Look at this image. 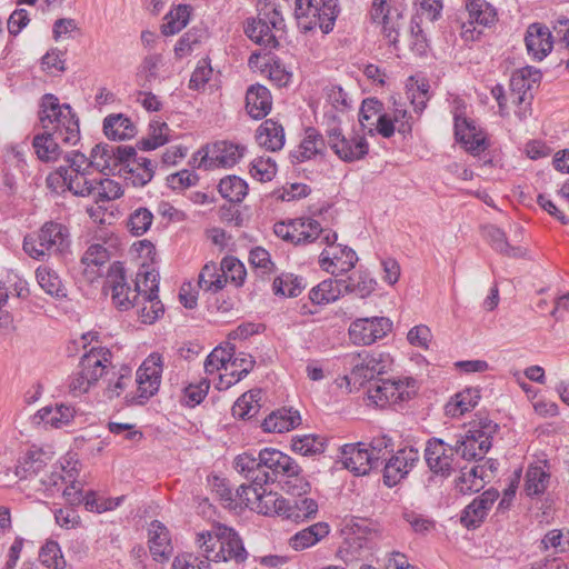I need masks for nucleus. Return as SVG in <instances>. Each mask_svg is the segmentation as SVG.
Returning <instances> with one entry per match:
<instances>
[{
	"mask_svg": "<svg viewBox=\"0 0 569 569\" xmlns=\"http://www.w3.org/2000/svg\"><path fill=\"white\" fill-rule=\"evenodd\" d=\"M40 287L51 296H63V287L59 276L49 267L41 266L36 271Z\"/></svg>",
	"mask_w": 569,
	"mask_h": 569,
	"instance_id": "obj_63",
	"label": "nucleus"
},
{
	"mask_svg": "<svg viewBox=\"0 0 569 569\" xmlns=\"http://www.w3.org/2000/svg\"><path fill=\"white\" fill-rule=\"evenodd\" d=\"M315 0H296L295 1V16L297 19L298 27L305 31H311L316 29V19L318 13V7L313 3Z\"/></svg>",
	"mask_w": 569,
	"mask_h": 569,
	"instance_id": "obj_57",
	"label": "nucleus"
},
{
	"mask_svg": "<svg viewBox=\"0 0 569 569\" xmlns=\"http://www.w3.org/2000/svg\"><path fill=\"white\" fill-rule=\"evenodd\" d=\"M358 260L357 251H322L319 262L325 271L338 277L353 269Z\"/></svg>",
	"mask_w": 569,
	"mask_h": 569,
	"instance_id": "obj_26",
	"label": "nucleus"
},
{
	"mask_svg": "<svg viewBox=\"0 0 569 569\" xmlns=\"http://www.w3.org/2000/svg\"><path fill=\"white\" fill-rule=\"evenodd\" d=\"M419 461V452L412 447L399 449L387 459L383 466V483L388 487L398 485Z\"/></svg>",
	"mask_w": 569,
	"mask_h": 569,
	"instance_id": "obj_16",
	"label": "nucleus"
},
{
	"mask_svg": "<svg viewBox=\"0 0 569 569\" xmlns=\"http://www.w3.org/2000/svg\"><path fill=\"white\" fill-rule=\"evenodd\" d=\"M118 174L133 187H144L154 176V166L150 159L137 157L134 151V154L123 160Z\"/></svg>",
	"mask_w": 569,
	"mask_h": 569,
	"instance_id": "obj_20",
	"label": "nucleus"
},
{
	"mask_svg": "<svg viewBox=\"0 0 569 569\" xmlns=\"http://www.w3.org/2000/svg\"><path fill=\"white\" fill-rule=\"evenodd\" d=\"M369 456L368 447L362 443H348L341 448V461L343 466L357 476L367 475L376 466Z\"/></svg>",
	"mask_w": 569,
	"mask_h": 569,
	"instance_id": "obj_23",
	"label": "nucleus"
},
{
	"mask_svg": "<svg viewBox=\"0 0 569 569\" xmlns=\"http://www.w3.org/2000/svg\"><path fill=\"white\" fill-rule=\"evenodd\" d=\"M382 112V103L375 98H367L362 101L359 111V122L363 130L369 133L375 132V124L377 118Z\"/></svg>",
	"mask_w": 569,
	"mask_h": 569,
	"instance_id": "obj_59",
	"label": "nucleus"
},
{
	"mask_svg": "<svg viewBox=\"0 0 569 569\" xmlns=\"http://www.w3.org/2000/svg\"><path fill=\"white\" fill-rule=\"evenodd\" d=\"M480 399V391L476 388H467L456 395L455 400L446 406V412L451 417L462 416L475 408Z\"/></svg>",
	"mask_w": 569,
	"mask_h": 569,
	"instance_id": "obj_47",
	"label": "nucleus"
},
{
	"mask_svg": "<svg viewBox=\"0 0 569 569\" xmlns=\"http://www.w3.org/2000/svg\"><path fill=\"white\" fill-rule=\"evenodd\" d=\"M499 426L488 418L470 422L469 429L456 440V453L465 460H481L492 446Z\"/></svg>",
	"mask_w": 569,
	"mask_h": 569,
	"instance_id": "obj_5",
	"label": "nucleus"
},
{
	"mask_svg": "<svg viewBox=\"0 0 569 569\" xmlns=\"http://www.w3.org/2000/svg\"><path fill=\"white\" fill-rule=\"evenodd\" d=\"M550 475L541 466H530L526 472L525 491L528 496L542 495L548 488Z\"/></svg>",
	"mask_w": 569,
	"mask_h": 569,
	"instance_id": "obj_52",
	"label": "nucleus"
},
{
	"mask_svg": "<svg viewBox=\"0 0 569 569\" xmlns=\"http://www.w3.org/2000/svg\"><path fill=\"white\" fill-rule=\"evenodd\" d=\"M170 129L166 122L152 121L149 124L148 137L138 142L139 149L143 151L154 150L169 141Z\"/></svg>",
	"mask_w": 569,
	"mask_h": 569,
	"instance_id": "obj_50",
	"label": "nucleus"
},
{
	"mask_svg": "<svg viewBox=\"0 0 569 569\" xmlns=\"http://www.w3.org/2000/svg\"><path fill=\"white\" fill-rule=\"evenodd\" d=\"M163 64L161 54L152 53L143 58L137 71V82L141 88L150 89V84L159 77V69Z\"/></svg>",
	"mask_w": 569,
	"mask_h": 569,
	"instance_id": "obj_49",
	"label": "nucleus"
},
{
	"mask_svg": "<svg viewBox=\"0 0 569 569\" xmlns=\"http://www.w3.org/2000/svg\"><path fill=\"white\" fill-rule=\"evenodd\" d=\"M300 423L301 417L297 410L281 408L271 412L261 426L266 432L282 433L298 427Z\"/></svg>",
	"mask_w": 569,
	"mask_h": 569,
	"instance_id": "obj_31",
	"label": "nucleus"
},
{
	"mask_svg": "<svg viewBox=\"0 0 569 569\" xmlns=\"http://www.w3.org/2000/svg\"><path fill=\"white\" fill-rule=\"evenodd\" d=\"M468 22L462 24L461 36L465 40H473L475 23L490 26L496 20L495 9L486 0H469L466 4Z\"/></svg>",
	"mask_w": 569,
	"mask_h": 569,
	"instance_id": "obj_24",
	"label": "nucleus"
},
{
	"mask_svg": "<svg viewBox=\"0 0 569 569\" xmlns=\"http://www.w3.org/2000/svg\"><path fill=\"white\" fill-rule=\"evenodd\" d=\"M341 282L345 292L356 293L360 298L369 297L377 287V281L367 271L355 272Z\"/></svg>",
	"mask_w": 569,
	"mask_h": 569,
	"instance_id": "obj_43",
	"label": "nucleus"
},
{
	"mask_svg": "<svg viewBox=\"0 0 569 569\" xmlns=\"http://www.w3.org/2000/svg\"><path fill=\"white\" fill-rule=\"evenodd\" d=\"M162 369V357L157 352L151 353L137 370L138 395L128 401L143 405L154 396L160 387Z\"/></svg>",
	"mask_w": 569,
	"mask_h": 569,
	"instance_id": "obj_11",
	"label": "nucleus"
},
{
	"mask_svg": "<svg viewBox=\"0 0 569 569\" xmlns=\"http://www.w3.org/2000/svg\"><path fill=\"white\" fill-rule=\"evenodd\" d=\"M50 461L51 457L43 450H30L16 467V475L20 479L32 481L46 471Z\"/></svg>",
	"mask_w": 569,
	"mask_h": 569,
	"instance_id": "obj_27",
	"label": "nucleus"
},
{
	"mask_svg": "<svg viewBox=\"0 0 569 569\" xmlns=\"http://www.w3.org/2000/svg\"><path fill=\"white\" fill-rule=\"evenodd\" d=\"M233 468L248 481L259 486L281 482L286 476L296 475L299 465L290 456L274 448H263L257 456L243 452L233 461Z\"/></svg>",
	"mask_w": 569,
	"mask_h": 569,
	"instance_id": "obj_2",
	"label": "nucleus"
},
{
	"mask_svg": "<svg viewBox=\"0 0 569 569\" xmlns=\"http://www.w3.org/2000/svg\"><path fill=\"white\" fill-rule=\"evenodd\" d=\"M159 272L150 264L143 263L137 272L134 286L140 295L154 296L159 291Z\"/></svg>",
	"mask_w": 569,
	"mask_h": 569,
	"instance_id": "obj_54",
	"label": "nucleus"
},
{
	"mask_svg": "<svg viewBox=\"0 0 569 569\" xmlns=\"http://www.w3.org/2000/svg\"><path fill=\"white\" fill-rule=\"evenodd\" d=\"M326 441L316 435L295 436L291 439V449L302 456H315L322 453Z\"/></svg>",
	"mask_w": 569,
	"mask_h": 569,
	"instance_id": "obj_53",
	"label": "nucleus"
},
{
	"mask_svg": "<svg viewBox=\"0 0 569 569\" xmlns=\"http://www.w3.org/2000/svg\"><path fill=\"white\" fill-rule=\"evenodd\" d=\"M103 292L106 295L110 293L113 306L121 311L133 308L137 299L140 298L137 288H131L128 283L124 267L119 261L113 262L108 268Z\"/></svg>",
	"mask_w": 569,
	"mask_h": 569,
	"instance_id": "obj_9",
	"label": "nucleus"
},
{
	"mask_svg": "<svg viewBox=\"0 0 569 569\" xmlns=\"http://www.w3.org/2000/svg\"><path fill=\"white\" fill-rule=\"evenodd\" d=\"M274 233L295 246L310 244L320 239V246L331 247L338 238L336 232L321 229L320 223L311 218H297L289 222H277Z\"/></svg>",
	"mask_w": 569,
	"mask_h": 569,
	"instance_id": "obj_7",
	"label": "nucleus"
},
{
	"mask_svg": "<svg viewBox=\"0 0 569 569\" xmlns=\"http://www.w3.org/2000/svg\"><path fill=\"white\" fill-rule=\"evenodd\" d=\"M306 288V282L301 277L292 273H282L273 281L272 289L274 295L295 298Z\"/></svg>",
	"mask_w": 569,
	"mask_h": 569,
	"instance_id": "obj_51",
	"label": "nucleus"
},
{
	"mask_svg": "<svg viewBox=\"0 0 569 569\" xmlns=\"http://www.w3.org/2000/svg\"><path fill=\"white\" fill-rule=\"evenodd\" d=\"M197 541L208 562L233 561L240 565L248 558V552L239 535L226 526L199 533Z\"/></svg>",
	"mask_w": 569,
	"mask_h": 569,
	"instance_id": "obj_3",
	"label": "nucleus"
},
{
	"mask_svg": "<svg viewBox=\"0 0 569 569\" xmlns=\"http://www.w3.org/2000/svg\"><path fill=\"white\" fill-rule=\"evenodd\" d=\"M134 154V148L129 146L96 144L90 152L88 167H92L104 174H118L123 160Z\"/></svg>",
	"mask_w": 569,
	"mask_h": 569,
	"instance_id": "obj_13",
	"label": "nucleus"
},
{
	"mask_svg": "<svg viewBox=\"0 0 569 569\" xmlns=\"http://www.w3.org/2000/svg\"><path fill=\"white\" fill-rule=\"evenodd\" d=\"M456 447L439 438H431L425 448V460L428 468L436 475L448 477L455 470L457 462Z\"/></svg>",
	"mask_w": 569,
	"mask_h": 569,
	"instance_id": "obj_15",
	"label": "nucleus"
},
{
	"mask_svg": "<svg viewBox=\"0 0 569 569\" xmlns=\"http://www.w3.org/2000/svg\"><path fill=\"white\" fill-rule=\"evenodd\" d=\"M326 99L330 109H328L325 114L328 112L336 114L339 120H341V116L349 112L353 107V100L340 86L330 84L325 89Z\"/></svg>",
	"mask_w": 569,
	"mask_h": 569,
	"instance_id": "obj_40",
	"label": "nucleus"
},
{
	"mask_svg": "<svg viewBox=\"0 0 569 569\" xmlns=\"http://www.w3.org/2000/svg\"><path fill=\"white\" fill-rule=\"evenodd\" d=\"M323 119L328 144L340 160L353 162L363 159L368 154L369 144L363 136L357 133L343 134L340 127L341 120L336 114L327 112Z\"/></svg>",
	"mask_w": 569,
	"mask_h": 569,
	"instance_id": "obj_6",
	"label": "nucleus"
},
{
	"mask_svg": "<svg viewBox=\"0 0 569 569\" xmlns=\"http://www.w3.org/2000/svg\"><path fill=\"white\" fill-rule=\"evenodd\" d=\"M198 286L207 292L216 293L226 286V278L222 279L221 267L214 262L206 263L198 277Z\"/></svg>",
	"mask_w": 569,
	"mask_h": 569,
	"instance_id": "obj_45",
	"label": "nucleus"
},
{
	"mask_svg": "<svg viewBox=\"0 0 569 569\" xmlns=\"http://www.w3.org/2000/svg\"><path fill=\"white\" fill-rule=\"evenodd\" d=\"M109 258L108 251H86L81 257V263L87 278L92 281L101 277Z\"/></svg>",
	"mask_w": 569,
	"mask_h": 569,
	"instance_id": "obj_55",
	"label": "nucleus"
},
{
	"mask_svg": "<svg viewBox=\"0 0 569 569\" xmlns=\"http://www.w3.org/2000/svg\"><path fill=\"white\" fill-rule=\"evenodd\" d=\"M407 87L415 111L421 113L430 99L429 82L426 79L418 80L411 77L410 83Z\"/></svg>",
	"mask_w": 569,
	"mask_h": 569,
	"instance_id": "obj_60",
	"label": "nucleus"
},
{
	"mask_svg": "<svg viewBox=\"0 0 569 569\" xmlns=\"http://www.w3.org/2000/svg\"><path fill=\"white\" fill-rule=\"evenodd\" d=\"M339 12L338 0H321L317 17L313 19L316 28L319 27L323 33H329L333 29Z\"/></svg>",
	"mask_w": 569,
	"mask_h": 569,
	"instance_id": "obj_58",
	"label": "nucleus"
},
{
	"mask_svg": "<svg viewBox=\"0 0 569 569\" xmlns=\"http://www.w3.org/2000/svg\"><path fill=\"white\" fill-rule=\"evenodd\" d=\"M407 388L402 380L379 379L368 389V397L378 407L396 405L409 398Z\"/></svg>",
	"mask_w": 569,
	"mask_h": 569,
	"instance_id": "obj_18",
	"label": "nucleus"
},
{
	"mask_svg": "<svg viewBox=\"0 0 569 569\" xmlns=\"http://www.w3.org/2000/svg\"><path fill=\"white\" fill-rule=\"evenodd\" d=\"M222 279L226 278V283L229 281L236 287H241L246 279V268L243 263L234 257H226L221 263Z\"/></svg>",
	"mask_w": 569,
	"mask_h": 569,
	"instance_id": "obj_61",
	"label": "nucleus"
},
{
	"mask_svg": "<svg viewBox=\"0 0 569 569\" xmlns=\"http://www.w3.org/2000/svg\"><path fill=\"white\" fill-rule=\"evenodd\" d=\"M103 131L112 140H127L134 137L137 132L132 121L122 113L106 117L103 120Z\"/></svg>",
	"mask_w": 569,
	"mask_h": 569,
	"instance_id": "obj_35",
	"label": "nucleus"
},
{
	"mask_svg": "<svg viewBox=\"0 0 569 569\" xmlns=\"http://www.w3.org/2000/svg\"><path fill=\"white\" fill-rule=\"evenodd\" d=\"M455 136L457 141L472 153H478L485 149V139L477 131V128L467 118L457 114L455 116Z\"/></svg>",
	"mask_w": 569,
	"mask_h": 569,
	"instance_id": "obj_30",
	"label": "nucleus"
},
{
	"mask_svg": "<svg viewBox=\"0 0 569 569\" xmlns=\"http://www.w3.org/2000/svg\"><path fill=\"white\" fill-rule=\"evenodd\" d=\"M111 365V352L103 347H91L81 357L78 370L69 378V390L78 397L89 391Z\"/></svg>",
	"mask_w": 569,
	"mask_h": 569,
	"instance_id": "obj_4",
	"label": "nucleus"
},
{
	"mask_svg": "<svg viewBox=\"0 0 569 569\" xmlns=\"http://www.w3.org/2000/svg\"><path fill=\"white\" fill-rule=\"evenodd\" d=\"M39 131L32 139V147L42 162L59 160L62 150L59 142L76 144L80 139L79 120L68 103H60L51 93L41 98L39 112Z\"/></svg>",
	"mask_w": 569,
	"mask_h": 569,
	"instance_id": "obj_1",
	"label": "nucleus"
},
{
	"mask_svg": "<svg viewBox=\"0 0 569 569\" xmlns=\"http://www.w3.org/2000/svg\"><path fill=\"white\" fill-rule=\"evenodd\" d=\"M261 390L252 389L238 398L232 406V416L240 419H251L258 415L261 405Z\"/></svg>",
	"mask_w": 569,
	"mask_h": 569,
	"instance_id": "obj_41",
	"label": "nucleus"
},
{
	"mask_svg": "<svg viewBox=\"0 0 569 569\" xmlns=\"http://www.w3.org/2000/svg\"><path fill=\"white\" fill-rule=\"evenodd\" d=\"M244 32L253 42L264 48L273 49L279 44L274 29L259 19L248 21Z\"/></svg>",
	"mask_w": 569,
	"mask_h": 569,
	"instance_id": "obj_39",
	"label": "nucleus"
},
{
	"mask_svg": "<svg viewBox=\"0 0 569 569\" xmlns=\"http://www.w3.org/2000/svg\"><path fill=\"white\" fill-rule=\"evenodd\" d=\"M149 549L154 560H168L172 552L170 533L167 527L153 520L148 528Z\"/></svg>",
	"mask_w": 569,
	"mask_h": 569,
	"instance_id": "obj_25",
	"label": "nucleus"
},
{
	"mask_svg": "<svg viewBox=\"0 0 569 569\" xmlns=\"http://www.w3.org/2000/svg\"><path fill=\"white\" fill-rule=\"evenodd\" d=\"M345 361L351 368L350 375L345 377L349 385L352 382L362 386L382 375L387 368V357L383 353L362 351L347 356Z\"/></svg>",
	"mask_w": 569,
	"mask_h": 569,
	"instance_id": "obj_10",
	"label": "nucleus"
},
{
	"mask_svg": "<svg viewBox=\"0 0 569 569\" xmlns=\"http://www.w3.org/2000/svg\"><path fill=\"white\" fill-rule=\"evenodd\" d=\"M329 532L330 529L327 522H317L295 533L289 539V546L296 551H301L318 543Z\"/></svg>",
	"mask_w": 569,
	"mask_h": 569,
	"instance_id": "obj_32",
	"label": "nucleus"
},
{
	"mask_svg": "<svg viewBox=\"0 0 569 569\" xmlns=\"http://www.w3.org/2000/svg\"><path fill=\"white\" fill-rule=\"evenodd\" d=\"M277 0H259L258 18L266 24L272 27L276 32H282L284 29V19L278 10Z\"/></svg>",
	"mask_w": 569,
	"mask_h": 569,
	"instance_id": "obj_56",
	"label": "nucleus"
},
{
	"mask_svg": "<svg viewBox=\"0 0 569 569\" xmlns=\"http://www.w3.org/2000/svg\"><path fill=\"white\" fill-rule=\"evenodd\" d=\"M256 140L268 151L281 150L286 141L283 127L273 119H267L257 129Z\"/></svg>",
	"mask_w": 569,
	"mask_h": 569,
	"instance_id": "obj_29",
	"label": "nucleus"
},
{
	"mask_svg": "<svg viewBox=\"0 0 569 569\" xmlns=\"http://www.w3.org/2000/svg\"><path fill=\"white\" fill-rule=\"evenodd\" d=\"M257 489L252 508L266 516L282 517L287 499L277 492L268 491L264 486H259Z\"/></svg>",
	"mask_w": 569,
	"mask_h": 569,
	"instance_id": "obj_34",
	"label": "nucleus"
},
{
	"mask_svg": "<svg viewBox=\"0 0 569 569\" xmlns=\"http://www.w3.org/2000/svg\"><path fill=\"white\" fill-rule=\"evenodd\" d=\"M74 416V409L66 405L47 406L41 408L33 417L34 422H43L54 428L68 425Z\"/></svg>",
	"mask_w": 569,
	"mask_h": 569,
	"instance_id": "obj_36",
	"label": "nucleus"
},
{
	"mask_svg": "<svg viewBox=\"0 0 569 569\" xmlns=\"http://www.w3.org/2000/svg\"><path fill=\"white\" fill-rule=\"evenodd\" d=\"M70 170L60 166L54 172L47 177V184L50 189L58 191L59 189L69 190L78 197H90L96 192V180L88 178V171L77 174H70Z\"/></svg>",
	"mask_w": 569,
	"mask_h": 569,
	"instance_id": "obj_14",
	"label": "nucleus"
},
{
	"mask_svg": "<svg viewBox=\"0 0 569 569\" xmlns=\"http://www.w3.org/2000/svg\"><path fill=\"white\" fill-rule=\"evenodd\" d=\"M325 148V140L313 128L306 131V137L297 150L291 152L292 162H303L321 153Z\"/></svg>",
	"mask_w": 569,
	"mask_h": 569,
	"instance_id": "obj_37",
	"label": "nucleus"
},
{
	"mask_svg": "<svg viewBox=\"0 0 569 569\" xmlns=\"http://www.w3.org/2000/svg\"><path fill=\"white\" fill-rule=\"evenodd\" d=\"M218 191L230 202H241L248 193L247 182L238 176H228L220 180Z\"/></svg>",
	"mask_w": 569,
	"mask_h": 569,
	"instance_id": "obj_48",
	"label": "nucleus"
},
{
	"mask_svg": "<svg viewBox=\"0 0 569 569\" xmlns=\"http://www.w3.org/2000/svg\"><path fill=\"white\" fill-rule=\"evenodd\" d=\"M272 98L270 91L261 84H253L246 93V109L253 119L264 118L271 110Z\"/></svg>",
	"mask_w": 569,
	"mask_h": 569,
	"instance_id": "obj_28",
	"label": "nucleus"
},
{
	"mask_svg": "<svg viewBox=\"0 0 569 569\" xmlns=\"http://www.w3.org/2000/svg\"><path fill=\"white\" fill-rule=\"evenodd\" d=\"M38 240L40 247L46 249H68L71 244V236L69 229L59 222H46L37 238L28 234L24 237L22 249H36L34 241Z\"/></svg>",
	"mask_w": 569,
	"mask_h": 569,
	"instance_id": "obj_17",
	"label": "nucleus"
},
{
	"mask_svg": "<svg viewBox=\"0 0 569 569\" xmlns=\"http://www.w3.org/2000/svg\"><path fill=\"white\" fill-rule=\"evenodd\" d=\"M138 316L142 323L151 325L157 321L164 312V307L159 300L158 293L140 295L137 299Z\"/></svg>",
	"mask_w": 569,
	"mask_h": 569,
	"instance_id": "obj_44",
	"label": "nucleus"
},
{
	"mask_svg": "<svg viewBox=\"0 0 569 569\" xmlns=\"http://www.w3.org/2000/svg\"><path fill=\"white\" fill-rule=\"evenodd\" d=\"M525 43L531 59L542 61L553 48L551 31L547 26L533 22L526 30Z\"/></svg>",
	"mask_w": 569,
	"mask_h": 569,
	"instance_id": "obj_21",
	"label": "nucleus"
},
{
	"mask_svg": "<svg viewBox=\"0 0 569 569\" xmlns=\"http://www.w3.org/2000/svg\"><path fill=\"white\" fill-rule=\"evenodd\" d=\"M318 503L311 498H299L291 501L287 500L282 517L293 522H303L316 518L318 513Z\"/></svg>",
	"mask_w": 569,
	"mask_h": 569,
	"instance_id": "obj_33",
	"label": "nucleus"
},
{
	"mask_svg": "<svg viewBox=\"0 0 569 569\" xmlns=\"http://www.w3.org/2000/svg\"><path fill=\"white\" fill-rule=\"evenodd\" d=\"M246 147L230 141H217L200 148L192 154L191 163L194 168L213 170L217 168H231L244 156Z\"/></svg>",
	"mask_w": 569,
	"mask_h": 569,
	"instance_id": "obj_8",
	"label": "nucleus"
},
{
	"mask_svg": "<svg viewBox=\"0 0 569 569\" xmlns=\"http://www.w3.org/2000/svg\"><path fill=\"white\" fill-rule=\"evenodd\" d=\"M392 330V321L387 317L358 318L349 326V338L357 346H370L385 338Z\"/></svg>",
	"mask_w": 569,
	"mask_h": 569,
	"instance_id": "obj_12",
	"label": "nucleus"
},
{
	"mask_svg": "<svg viewBox=\"0 0 569 569\" xmlns=\"http://www.w3.org/2000/svg\"><path fill=\"white\" fill-rule=\"evenodd\" d=\"M498 498L499 492L496 489L483 491L463 509L460 518L461 523L468 529L478 528Z\"/></svg>",
	"mask_w": 569,
	"mask_h": 569,
	"instance_id": "obj_22",
	"label": "nucleus"
},
{
	"mask_svg": "<svg viewBox=\"0 0 569 569\" xmlns=\"http://www.w3.org/2000/svg\"><path fill=\"white\" fill-rule=\"evenodd\" d=\"M256 361L251 356L247 355H238L234 356L232 352V359L230 361L231 371L228 375V379H226L227 376H220V382H219V389H228L232 385L240 381L242 378H244L253 368Z\"/></svg>",
	"mask_w": 569,
	"mask_h": 569,
	"instance_id": "obj_38",
	"label": "nucleus"
},
{
	"mask_svg": "<svg viewBox=\"0 0 569 569\" xmlns=\"http://www.w3.org/2000/svg\"><path fill=\"white\" fill-rule=\"evenodd\" d=\"M485 487L482 467L475 466L469 470L461 469L456 479V489L462 495L480 491Z\"/></svg>",
	"mask_w": 569,
	"mask_h": 569,
	"instance_id": "obj_46",
	"label": "nucleus"
},
{
	"mask_svg": "<svg viewBox=\"0 0 569 569\" xmlns=\"http://www.w3.org/2000/svg\"><path fill=\"white\" fill-rule=\"evenodd\" d=\"M391 0H373L371 8V19L381 26L382 32L390 44L396 46L399 37L401 13L398 10H391L389 2Z\"/></svg>",
	"mask_w": 569,
	"mask_h": 569,
	"instance_id": "obj_19",
	"label": "nucleus"
},
{
	"mask_svg": "<svg viewBox=\"0 0 569 569\" xmlns=\"http://www.w3.org/2000/svg\"><path fill=\"white\" fill-rule=\"evenodd\" d=\"M341 286V281L326 279L310 290L309 299L319 306L335 302L343 292Z\"/></svg>",
	"mask_w": 569,
	"mask_h": 569,
	"instance_id": "obj_42",
	"label": "nucleus"
},
{
	"mask_svg": "<svg viewBox=\"0 0 569 569\" xmlns=\"http://www.w3.org/2000/svg\"><path fill=\"white\" fill-rule=\"evenodd\" d=\"M123 194L121 184L112 179L104 178L96 181L94 202H107L119 199Z\"/></svg>",
	"mask_w": 569,
	"mask_h": 569,
	"instance_id": "obj_64",
	"label": "nucleus"
},
{
	"mask_svg": "<svg viewBox=\"0 0 569 569\" xmlns=\"http://www.w3.org/2000/svg\"><path fill=\"white\" fill-rule=\"evenodd\" d=\"M189 8L187 6H178L171 10L164 18L162 24V33L166 36H173L180 32L189 21Z\"/></svg>",
	"mask_w": 569,
	"mask_h": 569,
	"instance_id": "obj_62",
	"label": "nucleus"
}]
</instances>
